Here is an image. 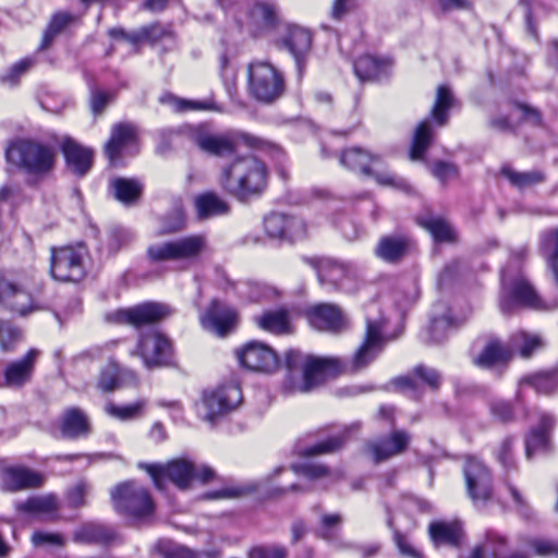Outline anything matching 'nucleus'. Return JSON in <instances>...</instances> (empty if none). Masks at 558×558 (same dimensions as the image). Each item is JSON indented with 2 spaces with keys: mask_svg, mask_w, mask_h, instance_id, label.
<instances>
[{
  "mask_svg": "<svg viewBox=\"0 0 558 558\" xmlns=\"http://www.w3.org/2000/svg\"><path fill=\"white\" fill-rule=\"evenodd\" d=\"M185 227V213L181 204H177L173 209L161 220V232L169 234L181 231Z\"/></svg>",
  "mask_w": 558,
  "mask_h": 558,
  "instance_id": "nucleus-52",
  "label": "nucleus"
},
{
  "mask_svg": "<svg viewBox=\"0 0 558 558\" xmlns=\"http://www.w3.org/2000/svg\"><path fill=\"white\" fill-rule=\"evenodd\" d=\"M313 37L308 29L298 26H287L284 35L280 38V44L293 57L299 76L303 75L308 56L312 50Z\"/></svg>",
  "mask_w": 558,
  "mask_h": 558,
  "instance_id": "nucleus-17",
  "label": "nucleus"
},
{
  "mask_svg": "<svg viewBox=\"0 0 558 558\" xmlns=\"http://www.w3.org/2000/svg\"><path fill=\"white\" fill-rule=\"evenodd\" d=\"M136 128L130 123L120 122L112 125L110 137L104 146V154L110 166H118L123 150L136 140Z\"/></svg>",
  "mask_w": 558,
  "mask_h": 558,
  "instance_id": "nucleus-24",
  "label": "nucleus"
},
{
  "mask_svg": "<svg viewBox=\"0 0 558 558\" xmlns=\"http://www.w3.org/2000/svg\"><path fill=\"white\" fill-rule=\"evenodd\" d=\"M420 225L426 229L436 242L452 243L457 240V232L453 227L444 218L436 216L422 217Z\"/></svg>",
  "mask_w": 558,
  "mask_h": 558,
  "instance_id": "nucleus-39",
  "label": "nucleus"
},
{
  "mask_svg": "<svg viewBox=\"0 0 558 558\" xmlns=\"http://www.w3.org/2000/svg\"><path fill=\"white\" fill-rule=\"evenodd\" d=\"M500 310L511 314L517 307L538 310L542 302L532 284L522 276L514 275L509 265L501 272Z\"/></svg>",
  "mask_w": 558,
  "mask_h": 558,
  "instance_id": "nucleus-9",
  "label": "nucleus"
},
{
  "mask_svg": "<svg viewBox=\"0 0 558 558\" xmlns=\"http://www.w3.org/2000/svg\"><path fill=\"white\" fill-rule=\"evenodd\" d=\"M161 102L168 104L175 111L183 112L189 110H214L220 111V109L213 101H192L178 98L173 95H165L160 98Z\"/></svg>",
  "mask_w": 558,
  "mask_h": 558,
  "instance_id": "nucleus-50",
  "label": "nucleus"
},
{
  "mask_svg": "<svg viewBox=\"0 0 558 558\" xmlns=\"http://www.w3.org/2000/svg\"><path fill=\"white\" fill-rule=\"evenodd\" d=\"M288 551L283 546H258L250 551V558H287Z\"/></svg>",
  "mask_w": 558,
  "mask_h": 558,
  "instance_id": "nucleus-64",
  "label": "nucleus"
},
{
  "mask_svg": "<svg viewBox=\"0 0 558 558\" xmlns=\"http://www.w3.org/2000/svg\"><path fill=\"white\" fill-rule=\"evenodd\" d=\"M354 73L361 82L379 81L389 75L391 63L389 60L378 59L366 54L354 62Z\"/></svg>",
  "mask_w": 558,
  "mask_h": 558,
  "instance_id": "nucleus-29",
  "label": "nucleus"
},
{
  "mask_svg": "<svg viewBox=\"0 0 558 558\" xmlns=\"http://www.w3.org/2000/svg\"><path fill=\"white\" fill-rule=\"evenodd\" d=\"M35 59L31 57L19 60L0 75V82L11 87L16 86L20 83L21 77L25 75L35 65Z\"/></svg>",
  "mask_w": 558,
  "mask_h": 558,
  "instance_id": "nucleus-48",
  "label": "nucleus"
},
{
  "mask_svg": "<svg viewBox=\"0 0 558 558\" xmlns=\"http://www.w3.org/2000/svg\"><path fill=\"white\" fill-rule=\"evenodd\" d=\"M116 531L100 522L88 521L80 525L73 533L77 544L107 545L116 538Z\"/></svg>",
  "mask_w": 558,
  "mask_h": 558,
  "instance_id": "nucleus-28",
  "label": "nucleus"
},
{
  "mask_svg": "<svg viewBox=\"0 0 558 558\" xmlns=\"http://www.w3.org/2000/svg\"><path fill=\"white\" fill-rule=\"evenodd\" d=\"M501 174L518 189H524L537 184L544 180L543 174L538 171L519 172L509 166L501 168Z\"/></svg>",
  "mask_w": 558,
  "mask_h": 558,
  "instance_id": "nucleus-46",
  "label": "nucleus"
},
{
  "mask_svg": "<svg viewBox=\"0 0 558 558\" xmlns=\"http://www.w3.org/2000/svg\"><path fill=\"white\" fill-rule=\"evenodd\" d=\"M284 239L291 242L302 240L306 236V223L303 219L287 215Z\"/></svg>",
  "mask_w": 558,
  "mask_h": 558,
  "instance_id": "nucleus-58",
  "label": "nucleus"
},
{
  "mask_svg": "<svg viewBox=\"0 0 558 558\" xmlns=\"http://www.w3.org/2000/svg\"><path fill=\"white\" fill-rule=\"evenodd\" d=\"M120 378L114 366H107L101 369L97 387L104 392H111L119 388Z\"/></svg>",
  "mask_w": 558,
  "mask_h": 558,
  "instance_id": "nucleus-59",
  "label": "nucleus"
},
{
  "mask_svg": "<svg viewBox=\"0 0 558 558\" xmlns=\"http://www.w3.org/2000/svg\"><path fill=\"white\" fill-rule=\"evenodd\" d=\"M256 324L264 330L282 335L290 331V318L287 310L279 308L276 311H268L256 316Z\"/></svg>",
  "mask_w": 558,
  "mask_h": 558,
  "instance_id": "nucleus-38",
  "label": "nucleus"
},
{
  "mask_svg": "<svg viewBox=\"0 0 558 558\" xmlns=\"http://www.w3.org/2000/svg\"><path fill=\"white\" fill-rule=\"evenodd\" d=\"M61 148L68 168L76 177L83 178L90 171L94 162V151L90 148L83 147L72 138H66Z\"/></svg>",
  "mask_w": 558,
  "mask_h": 558,
  "instance_id": "nucleus-25",
  "label": "nucleus"
},
{
  "mask_svg": "<svg viewBox=\"0 0 558 558\" xmlns=\"http://www.w3.org/2000/svg\"><path fill=\"white\" fill-rule=\"evenodd\" d=\"M177 136L186 138L201 151L219 158L234 155L241 146L255 148L259 144V140L248 133L238 130L215 133L204 123L186 124L168 132L169 142Z\"/></svg>",
  "mask_w": 558,
  "mask_h": 558,
  "instance_id": "nucleus-1",
  "label": "nucleus"
},
{
  "mask_svg": "<svg viewBox=\"0 0 558 558\" xmlns=\"http://www.w3.org/2000/svg\"><path fill=\"white\" fill-rule=\"evenodd\" d=\"M80 19V15H75L64 11H59L54 13L44 33L39 50L47 49L52 44L57 35L62 33L70 25L78 22Z\"/></svg>",
  "mask_w": 558,
  "mask_h": 558,
  "instance_id": "nucleus-37",
  "label": "nucleus"
},
{
  "mask_svg": "<svg viewBox=\"0 0 558 558\" xmlns=\"http://www.w3.org/2000/svg\"><path fill=\"white\" fill-rule=\"evenodd\" d=\"M248 90L258 101L271 104L280 98L286 89L282 73L268 61L256 60L247 68Z\"/></svg>",
  "mask_w": 558,
  "mask_h": 558,
  "instance_id": "nucleus-8",
  "label": "nucleus"
},
{
  "mask_svg": "<svg viewBox=\"0 0 558 558\" xmlns=\"http://www.w3.org/2000/svg\"><path fill=\"white\" fill-rule=\"evenodd\" d=\"M411 436L408 432L397 429L388 436L377 438L367 444L366 450L376 462H384L407 451Z\"/></svg>",
  "mask_w": 558,
  "mask_h": 558,
  "instance_id": "nucleus-22",
  "label": "nucleus"
},
{
  "mask_svg": "<svg viewBox=\"0 0 558 558\" xmlns=\"http://www.w3.org/2000/svg\"><path fill=\"white\" fill-rule=\"evenodd\" d=\"M89 108L94 117L101 116L107 107L114 100V93L100 89L96 86L89 87Z\"/></svg>",
  "mask_w": 558,
  "mask_h": 558,
  "instance_id": "nucleus-51",
  "label": "nucleus"
},
{
  "mask_svg": "<svg viewBox=\"0 0 558 558\" xmlns=\"http://www.w3.org/2000/svg\"><path fill=\"white\" fill-rule=\"evenodd\" d=\"M105 319L109 324L129 325L140 329V305L130 308H118L106 313Z\"/></svg>",
  "mask_w": 558,
  "mask_h": 558,
  "instance_id": "nucleus-49",
  "label": "nucleus"
},
{
  "mask_svg": "<svg viewBox=\"0 0 558 558\" xmlns=\"http://www.w3.org/2000/svg\"><path fill=\"white\" fill-rule=\"evenodd\" d=\"M547 444V434L544 429L534 428L527 435L525 440V453L527 458H531L532 453L543 449Z\"/></svg>",
  "mask_w": 558,
  "mask_h": 558,
  "instance_id": "nucleus-61",
  "label": "nucleus"
},
{
  "mask_svg": "<svg viewBox=\"0 0 558 558\" xmlns=\"http://www.w3.org/2000/svg\"><path fill=\"white\" fill-rule=\"evenodd\" d=\"M366 331L364 341L354 354L352 369L354 372L366 367L379 354L383 348L395 337L385 332L386 318L377 303H371L365 313Z\"/></svg>",
  "mask_w": 558,
  "mask_h": 558,
  "instance_id": "nucleus-7",
  "label": "nucleus"
},
{
  "mask_svg": "<svg viewBox=\"0 0 558 558\" xmlns=\"http://www.w3.org/2000/svg\"><path fill=\"white\" fill-rule=\"evenodd\" d=\"M429 171L442 185H446L448 181L459 175V169L454 163L442 160L434 161L429 167Z\"/></svg>",
  "mask_w": 558,
  "mask_h": 558,
  "instance_id": "nucleus-54",
  "label": "nucleus"
},
{
  "mask_svg": "<svg viewBox=\"0 0 558 558\" xmlns=\"http://www.w3.org/2000/svg\"><path fill=\"white\" fill-rule=\"evenodd\" d=\"M242 366L255 372L270 373L278 367V356L268 345L252 341L236 352Z\"/></svg>",
  "mask_w": 558,
  "mask_h": 558,
  "instance_id": "nucleus-20",
  "label": "nucleus"
},
{
  "mask_svg": "<svg viewBox=\"0 0 558 558\" xmlns=\"http://www.w3.org/2000/svg\"><path fill=\"white\" fill-rule=\"evenodd\" d=\"M23 340V330L8 320H0V349L12 352Z\"/></svg>",
  "mask_w": 558,
  "mask_h": 558,
  "instance_id": "nucleus-47",
  "label": "nucleus"
},
{
  "mask_svg": "<svg viewBox=\"0 0 558 558\" xmlns=\"http://www.w3.org/2000/svg\"><path fill=\"white\" fill-rule=\"evenodd\" d=\"M511 357V350L498 339H489L482 352L474 359V364L488 368L505 363Z\"/></svg>",
  "mask_w": 558,
  "mask_h": 558,
  "instance_id": "nucleus-33",
  "label": "nucleus"
},
{
  "mask_svg": "<svg viewBox=\"0 0 558 558\" xmlns=\"http://www.w3.org/2000/svg\"><path fill=\"white\" fill-rule=\"evenodd\" d=\"M251 15L265 26H274L278 21L277 11L272 4L257 3L252 8Z\"/></svg>",
  "mask_w": 558,
  "mask_h": 558,
  "instance_id": "nucleus-56",
  "label": "nucleus"
},
{
  "mask_svg": "<svg viewBox=\"0 0 558 558\" xmlns=\"http://www.w3.org/2000/svg\"><path fill=\"white\" fill-rule=\"evenodd\" d=\"M538 251L551 269L558 284V228L541 233Z\"/></svg>",
  "mask_w": 558,
  "mask_h": 558,
  "instance_id": "nucleus-36",
  "label": "nucleus"
},
{
  "mask_svg": "<svg viewBox=\"0 0 558 558\" xmlns=\"http://www.w3.org/2000/svg\"><path fill=\"white\" fill-rule=\"evenodd\" d=\"M312 327L320 331L338 333L348 328L349 322L342 310L335 304L323 303L306 311Z\"/></svg>",
  "mask_w": 558,
  "mask_h": 558,
  "instance_id": "nucleus-19",
  "label": "nucleus"
},
{
  "mask_svg": "<svg viewBox=\"0 0 558 558\" xmlns=\"http://www.w3.org/2000/svg\"><path fill=\"white\" fill-rule=\"evenodd\" d=\"M173 310L170 305L161 302L142 303V328L145 324H155L171 316Z\"/></svg>",
  "mask_w": 558,
  "mask_h": 558,
  "instance_id": "nucleus-45",
  "label": "nucleus"
},
{
  "mask_svg": "<svg viewBox=\"0 0 558 558\" xmlns=\"http://www.w3.org/2000/svg\"><path fill=\"white\" fill-rule=\"evenodd\" d=\"M0 306L21 317H26L44 308L31 293L3 277H0Z\"/></svg>",
  "mask_w": 558,
  "mask_h": 558,
  "instance_id": "nucleus-15",
  "label": "nucleus"
},
{
  "mask_svg": "<svg viewBox=\"0 0 558 558\" xmlns=\"http://www.w3.org/2000/svg\"><path fill=\"white\" fill-rule=\"evenodd\" d=\"M411 248V240L405 235H387L379 240L376 255L385 262L397 263Z\"/></svg>",
  "mask_w": 558,
  "mask_h": 558,
  "instance_id": "nucleus-30",
  "label": "nucleus"
},
{
  "mask_svg": "<svg viewBox=\"0 0 558 558\" xmlns=\"http://www.w3.org/2000/svg\"><path fill=\"white\" fill-rule=\"evenodd\" d=\"M242 401V391L238 384L229 383L205 390L202 396L201 413L205 421L215 423L235 410Z\"/></svg>",
  "mask_w": 558,
  "mask_h": 558,
  "instance_id": "nucleus-13",
  "label": "nucleus"
},
{
  "mask_svg": "<svg viewBox=\"0 0 558 558\" xmlns=\"http://www.w3.org/2000/svg\"><path fill=\"white\" fill-rule=\"evenodd\" d=\"M287 215L274 213L268 215L264 220V228L270 238L284 239Z\"/></svg>",
  "mask_w": 558,
  "mask_h": 558,
  "instance_id": "nucleus-55",
  "label": "nucleus"
},
{
  "mask_svg": "<svg viewBox=\"0 0 558 558\" xmlns=\"http://www.w3.org/2000/svg\"><path fill=\"white\" fill-rule=\"evenodd\" d=\"M44 477L39 472L25 466H10L3 470L2 488L7 492H19L40 487Z\"/></svg>",
  "mask_w": 558,
  "mask_h": 558,
  "instance_id": "nucleus-26",
  "label": "nucleus"
},
{
  "mask_svg": "<svg viewBox=\"0 0 558 558\" xmlns=\"http://www.w3.org/2000/svg\"><path fill=\"white\" fill-rule=\"evenodd\" d=\"M236 322V312L218 300H214L206 312L201 316L203 328L219 337H225L233 331Z\"/></svg>",
  "mask_w": 558,
  "mask_h": 558,
  "instance_id": "nucleus-21",
  "label": "nucleus"
},
{
  "mask_svg": "<svg viewBox=\"0 0 558 558\" xmlns=\"http://www.w3.org/2000/svg\"><path fill=\"white\" fill-rule=\"evenodd\" d=\"M531 386L537 393L550 395L558 390V367L521 379L520 386Z\"/></svg>",
  "mask_w": 558,
  "mask_h": 558,
  "instance_id": "nucleus-41",
  "label": "nucleus"
},
{
  "mask_svg": "<svg viewBox=\"0 0 558 558\" xmlns=\"http://www.w3.org/2000/svg\"><path fill=\"white\" fill-rule=\"evenodd\" d=\"M207 248V239L193 234L147 247V257L153 263L166 260H195Z\"/></svg>",
  "mask_w": 558,
  "mask_h": 558,
  "instance_id": "nucleus-11",
  "label": "nucleus"
},
{
  "mask_svg": "<svg viewBox=\"0 0 558 558\" xmlns=\"http://www.w3.org/2000/svg\"><path fill=\"white\" fill-rule=\"evenodd\" d=\"M304 260L316 270L322 287L348 293L360 289V270L354 264L331 257H305Z\"/></svg>",
  "mask_w": 558,
  "mask_h": 558,
  "instance_id": "nucleus-6",
  "label": "nucleus"
},
{
  "mask_svg": "<svg viewBox=\"0 0 558 558\" xmlns=\"http://www.w3.org/2000/svg\"><path fill=\"white\" fill-rule=\"evenodd\" d=\"M293 471L298 474H302L310 480H319V478H338L336 473L330 471L327 466L317 463H302L295 464L292 466Z\"/></svg>",
  "mask_w": 558,
  "mask_h": 558,
  "instance_id": "nucleus-53",
  "label": "nucleus"
},
{
  "mask_svg": "<svg viewBox=\"0 0 558 558\" xmlns=\"http://www.w3.org/2000/svg\"><path fill=\"white\" fill-rule=\"evenodd\" d=\"M286 367L290 373L289 390L302 393L314 390L328 377L344 371V365L339 359L304 355L296 350H289L286 353Z\"/></svg>",
  "mask_w": 558,
  "mask_h": 558,
  "instance_id": "nucleus-2",
  "label": "nucleus"
},
{
  "mask_svg": "<svg viewBox=\"0 0 558 558\" xmlns=\"http://www.w3.org/2000/svg\"><path fill=\"white\" fill-rule=\"evenodd\" d=\"M58 508V498L54 495L29 497L17 504V510L25 513H51Z\"/></svg>",
  "mask_w": 558,
  "mask_h": 558,
  "instance_id": "nucleus-43",
  "label": "nucleus"
},
{
  "mask_svg": "<svg viewBox=\"0 0 558 558\" xmlns=\"http://www.w3.org/2000/svg\"><path fill=\"white\" fill-rule=\"evenodd\" d=\"M59 427L62 437L65 439L84 438L92 432L88 416L77 407H71L63 411Z\"/></svg>",
  "mask_w": 558,
  "mask_h": 558,
  "instance_id": "nucleus-27",
  "label": "nucleus"
},
{
  "mask_svg": "<svg viewBox=\"0 0 558 558\" xmlns=\"http://www.w3.org/2000/svg\"><path fill=\"white\" fill-rule=\"evenodd\" d=\"M342 166L359 171L364 175L373 177L376 182L385 186L397 189H407V182L393 174L384 171V163L378 156H373L367 151L353 147L345 149L340 157Z\"/></svg>",
  "mask_w": 558,
  "mask_h": 558,
  "instance_id": "nucleus-10",
  "label": "nucleus"
},
{
  "mask_svg": "<svg viewBox=\"0 0 558 558\" xmlns=\"http://www.w3.org/2000/svg\"><path fill=\"white\" fill-rule=\"evenodd\" d=\"M39 356L40 351L33 348L23 356L9 362L2 371V387L21 388L29 384Z\"/></svg>",
  "mask_w": 558,
  "mask_h": 558,
  "instance_id": "nucleus-16",
  "label": "nucleus"
},
{
  "mask_svg": "<svg viewBox=\"0 0 558 558\" xmlns=\"http://www.w3.org/2000/svg\"><path fill=\"white\" fill-rule=\"evenodd\" d=\"M266 168L252 155L233 159L222 168L219 184L240 201L258 196L266 187Z\"/></svg>",
  "mask_w": 558,
  "mask_h": 558,
  "instance_id": "nucleus-3",
  "label": "nucleus"
},
{
  "mask_svg": "<svg viewBox=\"0 0 558 558\" xmlns=\"http://www.w3.org/2000/svg\"><path fill=\"white\" fill-rule=\"evenodd\" d=\"M543 345L544 343L539 336L518 331L510 337L508 348L511 350V354L518 352L522 357L527 359L534 352L542 349Z\"/></svg>",
  "mask_w": 558,
  "mask_h": 558,
  "instance_id": "nucleus-40",
  "label": "nucleus"
},
{
  "mask_svg": "<svg viewBox=\"0 0 558 558\" xmlns=\"http://www.w3.org/2000/svg\"><path fill=\"white\" fill-rule=\"evenodd\" d=\"M195 208L199 219H208L229 213V204L214 192H206L195 197Z\"/></svg>",
  "mask_w": 558,
  "mask_h": 558,
  "instance_id": "nucleus-35",
  "label": "nucleus"
},
{
  "mask_svg": "<svg viewBox=\"0 0 558 558\" xmlns=\"http://www.w3.org/2000/svg\"><path fill=\"white\" fill-rule=\"evenodd\" d=\"M114 510L129 522L140 521V488L134 481L120 483L111 490Z\"/></svg>",
  "mask_w": 558,
  "mask_h": 558,
  "instance_id": "nucleus-23",
  "label": "nucleus"
},
{
  "mask_svg": "<svg viewBox=\"0 0 558 558\" xmlns=\"http://www.w3.org/2000/svg\"><path fill=\"white\" fill-rule=\"evenodd\" d=\"M5 158L9 163L25 173L44 175L54 167L56 155L48 144L29 138H17L7 148Z\"/></svg>",
  "mask_w": 558,
  "mask_h": 558,
  "instance_id": "nucleus-4",
  "label": "nucleus"
},
{
  "mask_svg": "<svg viewBox=\"0 0 558 558\" xmlns=\"http://www.w3.org/2000/svg\"><path fill=\"white\" fill-rule=\"evenodd\" d=\"M130 242V235L126 230L121 228H113L108 235V251L110 254H116Z\"/></svg>",
  "mask_w": 558,
  "mask_h": 558,
  "instance_id": "nucleus-62",
  "label": "nucleus"
},
{
  "mask_svg": "<svg viewBox=\"0 0 558 558\" xmlns=\"http://www.w3.org/2000/svg\"><path fill=\"white\" fill-rule=\"evenodd\" d=\"M171 340L156 328H142V360L149 369L173 364Z\"/></svg>",
  "mask_w": 558,
  "mask_h": 558,
  "instance_id": "nucleus-14",
  "label": "nucleus"
},
{
  "mask_svg": "<svg viewBox=\"0 0 558 558\" xmlns=\"http://www.w3.org/2000/svg\"><path fill=\"white\" fill-rule=\"evenodd\" d=\"M108 192L122 205L133 206L140 198V182L135 179L117 177L109 181Z\"/></svg>",
  "mask_w": 558,
  "mask_h": 558,
  "instance_id": "nucleus-32",
  "label": "nucleus"
},
{
  "mask_svg": "<svg viewBox=\"0 0 558 558\" xmlns=\"http://www.w3.org/2000/svg\"><path fill=\"white\" fill-rule=\"evenodd\" d=\"M158 489H162L165 481H171L180 489H186L193 480L208 483L215 477V471L205 464L195 465L186 459H175L168 464H142Z\"/></svg>",
  "mask_w": 558,
  "mask_h": 558,
  "instance_id": "nucleus-5",
  "label": "nucleus"
},
{
  "mask_svg": "<svg viewBox=\"0 0 558 558\" xmlns=\"http://www.w3.org/2000/svg\"><path fill=\"white\" fill-rule=\"evenodd\" d=\"M435 134L429 121H422L415 129L410 150L412 160H421L424 158L425 151L429 147Z\"/></svg>",
  "mask_w": 558,
  "mask_h": 558,
  "instance_id": "nucleus-42",
  "label": "nucleus"
},
{
  "mask_svg": "<svg viewBox=\"0 0 558 558\" xmlns=\"http://www.w3.org/2000/svg\"><path fill=\"white\" fill-rule=\"evenodd\" d=\"M429 535L433 542L438 545H450L458 547L464 536L460 522L437 521L429 524Z\"/></svg>",
  "mask_w": 558,
  "mask_h": 558,
  "instance_id": "nucleus-31",
  "label": "nucleus"
},
{
  "mask_svg": "<svg viewBox=\"0 0 558 558\" xmlns=\"http://www.w3.org/2000/svg\"><path fill=\"white\" fill-rule=\"evenodd\" d=\"M512 438L507 437L501 441L500 446L496 450V457L506 470H511L515 465L512 456Z\"/></svg>",
  "mask_w": 558,
  "mask_h": 558,
  "instance_id": "nucleus-63",
  "label": "nucleus"
},
{
  "mask_svg": "<svg viewBox=\"0 0 558 558\" xmlns=\"http://www.w3.org/2000/svg\"><path fill=\"white\" fill-rule=\"evenodd\" d=\"M466 490L474 504H485L492 497V475L480 461L471 459L464 468Z\"/></svg>",
  "mask_w": 558,
  "mask_h": 558,
  "instance_id": "nucleus-18",
  "label": "nucleus"
},
{
  "mask_svg": "<svg viewBox=\"0 0 558 558\" xmlns=\"http://www.w3.org/2000/svg\"><path fill=\"white\" fill-rule=\"evenodd\" d=\"M162 40L172 41V33L170 28L157 23L142 28V43L147 41L155 44Z\"/></svg>",
  "mask_w": 558,
  "mask_h": 558,
  "instance_id": "nucleus-57",
  "label": "nucleus"
},
{
  "mask_svg": "<svg viewBox=\"0 0 558 558\" xmlns=\"http://www.w3.org/2000/svg\"><path fill=\"white\" fill-rule=\"evenodd\" d=\"M360 428V424L359 423H354L348 427L344 428V430L337 435V436H333V437H330L328 438L327 440L325 441H322L317 445H314V446H311L308 448H306L304 450V454L305 456H316V454H322V453H330V452H333L338 449H340L343 444L345 442V439H347V436L349 435V433L351 432H354V430H359Z\"/></svg>",
  "mask_w": 558,
  "mask_h": 558,
  "instance_id": "nucleus-44",
  "label": "nucleus"
},
{
  "mask_svg": "<svg viewBox=\"0 0 558 558\" xmlns=\"http://www.w3.org/2000/svg\"><path fill=\"white\" fill-rule=\"evenodd\" d=\"M457 99L447 85H439L430 110V117L438 126H445L449 121V111L457 105Z\"/></svg>",
  "mask_w": 558,
  "mask_h": 558,
  "instance_id": "nucleus-34",
  "label": "nucleus"
},
{
  "mask_svg": "<svg viewBox=\"0 0 558 558\" xmlns=\"http://www.w3.org/2000/svg\"><path fill=\"white\" fill-rule=\"evenodd\" d=\"M86 250L84 246L52 247L50 274L54 280L78 282L86 275Z\"/></svg>",
  "mask_w": 558,
  "mask_h": 558,
  "instance_id": "nucleus-12",
  "label": "nucleus"
},
{
  "mask_svg": "<svg viewBox=\"0 0 558 558\" xmlns=\"http://www.w3.org/2000/svg\"><path fill=\"white\" fill-rule=\"evenodd\" d=\"M90 486L86 482L77 483L66 494V501L71 508H80L86 505V495L88 494Z\"/></svg>",
  "mask_w": 558,
  "mask_h": 558,
  "instance_id": "nucleus-60",
  "label": "nucleus"
}]
</instances>
